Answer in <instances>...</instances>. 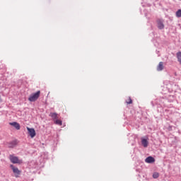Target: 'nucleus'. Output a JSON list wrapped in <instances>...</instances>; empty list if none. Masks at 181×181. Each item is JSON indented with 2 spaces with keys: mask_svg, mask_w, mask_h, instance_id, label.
Segmentation results:
<instances>
[{
  "mask_svg": "<svg viewBox=\"0 0 181 181\" xmlns=\"http://www.w3.org/2000/svg\"><path fill=\"white\" fill-rule=\"evenodd\" d=\"M40 97V90L37 91L35 93H33L30 95L28 98V100H30L31 103H33L37 100Z\"/></svg>",
  "mask_w": 181,
  "mask_h": 181,
  "instance_id": "obj_1",
  "label": "nucleus"
},
{
  "mask_svg": "<svg viewBox=\"0 0 181 181\" xmlns=\"http://www.w3.org/2000/svg\"><path fill=\"white\" fill-rule=\"evenodd\" d=\"M27 131L31 138H35L36 136V131L33 128L27 127Z\"/></svg>",
  "mask_w": 181,
  "mask_h": 181,
  "instance_id": "obj_2",
  "label": "nucleus"
},
{
  "mask_svg": "<svg viewBox=\"0 0 181 181\" xmlns=\"http://www.w3.org/2000/svg\"><path fill=\"white\" fill-rule=\"evenodd\" d=\"M11 168L13 173L15 174L16 177H18L19 175H21V170H19V169H18V168H16L13 165H11Z\"/></svg>",
  "mask_w": 181,
  "mask_h": 181,
  "instance_id": "obj_3",
  "label": "nucleus"
},
{
  "mask_svg": "<svg viewBox=\"0 0 181 181\" xmlns=\"http://www.w3.org/2000/svg\"><path fill=\"white\" fill-rule=\"evenodd\" d=\"M10 160L12 163H21V160H19V158L15 156H10Z\"/></svg>",
  "mask_w": 181,
  "mask_h": 181,
  "instance_id": "obj_4",
  "label": "nucleus"
},
{
  "mask_svg": "<svg viewBox=\"0 0 181 181\" xmlns=\"http://www.w3.org/2000/svg\"><path fill=\"white\" fill-rule=\"evenodd\" d=\"M9 125H11V127H14L17 131H19L21 129V124L19 123L14 122H10Z\"/></svg>",
  "mask_w": 181,
  "mask_h": 181,
  "instance_id": "obj_5",
  "label": "nucleus"
},
{
  "mask_svg": "<svg viewBox=\"0 0 181 181\" xmlns=\"http://www.w3.org/2000/svg\"><path fill=\"white\" fill-rule=\"evenodd\" d=\"M146 163H153L155 162V158L152 156H148L145 159Z\"/></svg>",
  "mask_w": 181,
  "mask_h": 181,
  "instance_id": "obj_6",
  "label": "nucleus"
},
{
  "mask_svg": "<svg viewBox=\"0 0 181 181\" xmlns=\"http://www.w3.org/2000/svg\"><path fill=\"white\" fill-rule=\"evenodd\" d=\"M157 25L158 29H163L165 28V25H163V21H162V20H158Z\"/></svg>",
  "mask_w": 181,
  "mask_h": 181,
  "instance_id": "obj_7",
  "label": "nucleus"
},
{
  "mask_svg": "<svg viewBox=\"0 0 181 181\" xmlns=\"http://www.w3.org/2000/svg\"><path fill=\"white\" fill-rule=\"evenodd\" d=\"M49 117H51L52 119H59V115H57L56 112H51L49 114Z\"/></svg>",
  "mask_w": 181,
  "mask_h": 181,
  "instance_id": "obj_8",
  "label": "nucleus"
},
{
  "mask_svg": "<svg viewBox=\"0 0 181 181\" xmlns=\"http://www.w3.org/2000/svg\"><path fill=\"white\" fill-rule=\"evenodd\" d=\"M141 144L144 148H148V140H146V139H141Z\"/></svg>",
  "mask_w": 181,
  "mask_h": 181,
  "instance_id": "obj_9",
  "label": "nucleus"
},
{
  "mask_svg": "<svg viewBox=\"0 0 181 181\" xmlns=\"http://www.w3.org/2000/svg\"><path fill=\"white\" fill-rule=\"evenodd\" d=\"M157 70L158 71H162V70H163V63L162 62H159Z\"/></svg>",
  "mask_w": 181,
  "mask_h": 181,
  "instance_id": "obj_10",
  "label": "nucleus"
},
{
  "mask_svg": "<svg viewBox=\"0 0 181 181\" xmlns=\"http://www.w3.org/2000/svg\"><path fill=\"white\" fill-rule=\"evenodd\" d=\"M177 59L178 60V62L180 63L181 64V52H178L177 53Z\"/></svg>",
  "mask_w": 181,
  "mask_h": 181,
  "instance_id": "obj_11",
  "label": "nucleus"
},
{
  "mask_svg": "<svg viewBox=\"0 0 181 181\" xmlns=\"http://www.w3.org/2000/svg\"><path fill=\"white\" fill-rule=\"evenodd\" d=\"M176 16H177V18H181V9H179V10L176 12Z\"/></svg>",
  "mask_w": 181,
  "mask_h": 181,
  "instance_id": "obj_12",
  "label": "nucleus"
},
{
  "mask_svg": "<svg viewBox=\"0 0 181 181\" xmlns=\"http://www.w3.org/2000/svg\"><path fill=\"white\" fill-rule=\"evenodd\" d=\"M54 123L57 124V125H62V120L57 119L54 120Z\"/></svg>",
  "mask_w": 181,
  "mask_h": 181,
  "instance_id": "obj_13",
  "label": "nucleus"
},
{
  "mask_svg": "<svg viewBox=\"0 0 181 181\" xmlns=\"http://www.w3.org/2000/svg\"><path fill=\"white\" fill-rule=\"evenodd\" d=\"M153 179H158L159 177V173H154L153 174Z\"/></svg>",
  "mask_w": 181,
  "mask_h": 181,
  "instance_id": "obj_14",
  "label": "nucleus"
},
{
  "mask_svg": "<svg viewBox=\"0 0 181 181\" xmlns=\"http://www.w3.org/2000/svg\"><path fill=\"white\" fill-rule=\"evenodd\" d=\"M127 104H132V99L131 97H129L128 99L126 100Z\"/></svg>",
  "mask_w": 181,
  "mask_h": 181,
  "instance_id": "obj_15",
  "label": "nucleus"
},
{
  "mask_svg": "<svg viewBox=\"0 0 181 181\" xmlns=\"http://www.w3.org/2000/svg\"><path fill=\"white\" fill-rule=\"evenodd\" d=\"M16 145V143H12V146H10V148H13Z\"/></svg>",
  "mask_w": 181,
  "mask_h": 181,
  "instance_id": "obj_16",
  "label": "nucleus"
}]
</instances>
